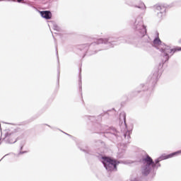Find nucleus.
Returning a JSON list of instances; mask_svg holds the SVG:
<instances>
[{
    "instance_id": "nucleus-10",
    "label": "nucleus",
    "mask_w": 181,
    "mask_h": 181,
    "mask_svg": "<svg viewBox=\"0 0 181 181\" xmlns=\"http://www.w3.org/2000/svg\"><path fill=\"white\" fill-rule=\"evenodd\" d=\"M124 138H127V139H129V135L124 134Z\"/></svg>"
},
{
    "instance_id": "nucleus-7",
    "label": "nucleus",
    "mask_w": 181,
    "mask_h": 181,
    "mask_svg": "<svg viewBox=\"0 0 181 181\" xmlns=\"http://www.w3.org/2000/svg\"><path fill=\"white\" fill-rule=\"evenodd\" d=\"M110 40V38H105V39H103V38H100L98 40V43L100 44V43H108V41Z\"/></svg>"
},
{
    "instance_id": "nucleus-8",
    "label": "nucleus",
    "mask_w": 181,
    "mask_h": 181,
    "mask_svg": "<svg viewBox=\"0 0 181 181\" xmlns=\"http://www.w3.org/2000/svg\"><path fill=\"white\" fill-rule=\"evenodd\" d=\"M137 8L139 9H146V6H145V4L141 3Z\"/></svg>"
},
{
    "instance_id": "nucleus-2",
    "label": "nucleus",
    "mask_w": 181,
    "mask_h": 181,
    "mask_svg": "<svg viewBox=\"0 0 181 181\" xmlns=\"http://www.w3.org/2000/svg\"><path fill=\"white\" fill-rule=\"evenodd\" d=\"M153 46L161 51L162 55L165 57V60H169V54H171L172 56L175 52H179L181 50V47L173 49L170 46L162 44V42L158 37L153 40Z\"/></svg>"
},
{
    "instance_id": "nucleus-6",
    "label": "nucleus",
    "mask_w": 181,
    "mask_h": 181,
    "mask_svg": "<svg viewBox=\"0 0 181 181\" xmlns=\"http://www.w3.org/2000/svg\"><path fill=\"white\" fill-rule=\"evenodd\" d=\"M42 18L45 19H52V13L49 11H39Z\"/></svg>"
},
{
    "instance_id": "nucleus-9",
    "label": "nucleus",
    "mask_w": 181,
    "mask_h": 181,
    "mask_svg": "<svg viewBox=\"0 0 181 181\" xmlns=\"http://www.w3.org/2000/svg\"><path fill=\"white\" fill-rule=\"evenodd\" d=\"M54 30H57V32H60L61 29L57 25H54Z\"/></svg>"
},
{
    "instance_id": "nucleus-3",
    "label": "nucleus",
    "mask_w": 181,
    "mask_h": 181,
    "mask_svg": "<svg viewBox=\"0 0 181 181\" xmlns=\"http://www.w3.org/2000/svg\"><path fill=\"white\" fill-rule=\"evenodd\" d=\"M102 163H103L105 169L107 170L108 172H112L117 170V165L119 162L111 158L103 157Z\"/></svg>"
},
{
    "instance_id": "nucleus-5",
    "label": "nucleus",
    "mask_w": 181,
    "mask_h": 181,
    "mask_svg": "<svg viewBox=\"0 0 181 181\" xmlns=\"http://www.w3.org/2000/svg\"><path fill=\"white\" fill-rule=\"evenodd\" d=\"M156 9L157 11H162L158 13V16L159 19H162L163 16H165V9L163 8V6H160V4H156Z\"/></svg>"
},
{
    "instance_id": "nucleus-11",
    "label": "nucleus",
    "mask_w": 181,
    "mask_h": 181,
    "mask_svg": "<svg viewBox=\"0 0 181 181\" xmlns=\"http://www.w3.org/2000/svg\"><path fill=\"white\" fill-rule=\"evenodd\" d=\"M23 0H17L18 2H22Z\"/></svg>"
},
{
    "instance_id": "nucleus-1",
    "label": "nucleus",
    "mask_w": 181,
    "mask_h": 181,
    "mask_svg": "<svg viewBox=\"0 0 181 181\" xmlns=\"http://www.w3.org/2000/svg\"><path fill=\"white\" fill-rule=\"evenodd\" d=\"M180 153H181V150L172 153L167 156H161L158 158L156 159L155 163L151 157L147 156L143 160L144 165L142 167V173L144 175H149V173L151 172V170H152V169H155V168L158 169V168L160 167V164H159L160 160H165V159H170V158H173V156H176Z\"/></svg>"
},
{
    "instance_id": "nucleus-4",
    "label": "nucleus",
    "mask_w": 181,
    "mask_h": 181,
    "mask_svg": "<svg viewBox=\"0 0 181 181\" xmlns=\"http://www.w3.org/2000/svg\"><path fill=\"white\" fill-rule=\"evenodd\" d=\"M134 28L140 33V36H144L146 34V28L144 25L142 18L139 17L134 22Z\"/></svg>"
}]
</instances>
